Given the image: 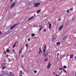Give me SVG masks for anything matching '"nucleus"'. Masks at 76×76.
Listing matches in <instances>:
<instances>
[{
    "mask_svg": "<svg viewBox=\"0 0 76 76\" xmlns=\"http://www.w3.org/2000/svg\"><path fill=\"white\" fill-rule=\"evenodd\" d=\"M40 4H41L39 2L35 3L34 4V7H37L40 5Z\"/></svg>",
    "mask_w": 76,
    "mask_h": 76,
    "instance_id": "f257e3e1",
    "label": "nucleus"
},
{
    "mask_svg": "<svg viewBox=\"0 0 76 76\" xmlns=\"http://www.w3.org/2000/svg\"><path fill=\"white\" fill-rule=\"evenodd\" d=\"M15 2H14L12 4L10 7V8L11 9H13V8L14 7L15 5Z\"/></svg>",
    "mask_w": 76,
    "mask_h": 76,
    "instance_id": "f03ea898",
    "label": "nucleus"
},
{
    "mask_svg": "<svg viewBox=\"0 0 76 76\" xmlns=\"http://www.w3.org/2000/svg\"><path fill=\"white\" fill-rule=\"evenodd\" d=\"M51 64L50 63H49L48 64V65L47 67V69H49L50 68V67H51Z\"/></svg>",
    "mask_w": 76,
    "mask_h": 76,
    "instance_id": "7ed1b4c3",
    "label": "nucleus"
},
{
    "mask_svg": "<svg viewBox=\"0 0 76 76\" xmlns=\"http://www.w3.org/2000/svg\"><path fill=\"white\" fill-rule=\"evenodd\" d=\"M16 25H17V24H14L10 28V29H11V30L13 29V28H15V27Z\"/></svg>",
    "mask_w": 76,
    "mask_h": 76,
    "instance_id": "20e7f679",
    "label": "nucleus"
},
{
    "mask_svg": "<svg viewBox=\"0 0 76 76\" xmlns=\"http://www.w3.org/2000/svg\"><path fill=\"white\" fill-rule=\"evenodd\" d=\"M47 48V45H45L44 46V49H43V51H44V53H45V49H46V48Z\"/></svg>",
    "mask_w": 76,
    "mask_h": 76,
    "instance_id": "39448f33",
    "label": "nucleus"
},
{
    "mask_svg": "<svg viewBox=\"0 0 76 76\" xmlns=\"http://www.w3.org/2000/svg\"><path fill=\"white\" fill-rule=\"evenodd\" d=\"M64 26L63 25H62L61 26H60V27H59V30H60V31H61V29H62V28H63Z\"/></svg>",
    "mask_w": 76,
    "mask_h": 76,
    "instance_id": "423d86ee",
    "label": "nucleus"
},
{
    "mask_svg": "<svg viewBox=\"0 0 76 76\" xmlns=\"http://www.w3.org/2000/svg\"><path fill=\"white\" fill-rule=\"evenodd\" d=\"M22 50H23V48H21L19 52V55H20V53H21V52H22Z\"/></svg>",
    "mask_w": 76,
    "mask_h": 76,
    "instance_id": "0eeeda50",
    "label": "nucleus"
},
{
    "mask_svg": "<svg viewBox=\"0 0 76 76\" xmlns=\"http://www.w3.org/2000/svg\"><path fill=\"white\" fill-rule=\"evenodd\" d=\"M39 52L38 53L39 54H40V53H42V50H41V48H39Z\"/></svg>",
    "mask_w": 76,
    "mask_h": 76,
    "instance_id": "6e6552de",
    "label": "nucleus"
},
{
    "mask_svg": "<svg viewBox=\"0 0 76 76\" xmlns=\"http://www.w3.org/2000/svg\"><path fill=\"white\" fill-rule=\"evenodd\" d=\"M13 73L10 72L9 74V76H13Z\"/></svg>",
    "mask_w": 76,
    "mask_h": 76,
    "instance_id": "1a4fd4ad",
    "label": "nucleus"
},
{
    "mask_svg": "<svg viewBox=\"0 0 76 76\" xmlns=\"http://www.w3.org/2000/svg\"><path fill=\"white\" fill-rule=\"evenodd\" d=\"M43 55L44 56L46 57V56H48V54L47 53H44L43 54Z\"/></svg>",
    "mask_w": 76,
    "mask_h": 76,
    "instance_id": "9d476101",
    "label": "nucleus"
},
{
    "mask_svg": "<svg viewBox=\"0 0 76 76\" xmlns=\"http://www.w3.org/2000/svg\"><path fill=\"white\" fill-rule=\"evenodd\" d=\"M33 18H34V17L32 16L28 20H32Z\"/></svg>",
    "mask_w": 76,
    "mask_h": 76,
    "instance_id": "9b49d317",
    "label": "nucleus"
},
{
    "mask_svg": "<svg viewBox=\"0 0 76 76\" xmlns=\"http://www.w3.org/2000/svg\"><path fill=\"white\" fill-rule=\"evenodd\" d=\"M42 29H43V27H42V26H41L40 29L39 30V32H40V31H41V30H42Z\"/></svg>",
    "mask_w": 76,
    "mask_h": 76,
    "instance_id": "f8f14e48",
    "label": "nucleus"
},
{
    "mask_svg": "<svg viewBox=\"0 0 76 76\" xmlns=\"http://www.w3.org/2000/svg\"><path fill=\"white\" fill-rule=\"evenodd\" d=\"M16 42H15L13 45V48H14L15 47H16Z\"/></svg>",
    "mask_w": 76,
    "mask_h": 76,
    "instance_id": "ddd939ff",
    "label": "nucleus"
},
{
    "mask_svg": "<svg viewBox=\"0 0 76 76\" xmlns=\"http://www.w3.org/2000/svg\"><path fill=\"white\" fill-rule=\"evenodd\" d=\"M73 55H70V59H72V58H73Z\"/></svg>",
    "mask_w": 76,
    "mask_h": 76,
    "instance_id": "4468645a",
    "label": "nucleus"
},
{
    "mask_svg": "<svg viewBox=\"0 0 76 76\" xmlns=\"http://www.w3.org/2000/svg\"><path fill=\"white\" fill-rule=\"evenodd\" d=\"M56 44L57 45H60V44H61L60 43V42H57L56 43Z\"/></svg>",
    "mask_w": 76,
    "mask_h": 76,
    "instance_id": "2eb2a0df",
    "label": "nucleus"
},
{
    "mask_svg": "<svg viewBox=\"0 0 76 76\" xmlns=\"http://www.w3.org/2000/svg\"><path fill=\"white\" fill-rule=\"evenodd\" d=\"M67 37V36H66L65 37H64L63 38V40H64Z\"/></svg>",
    "mask_w": 76,
    "mask_h": 76,
    "instance_id": "dca6fc26",
    "label": "nucleus"
},
{
    "mask_svg": "<svg viewBox=\"0 0 76 76\" xmlns=\"http://www.w3.org/2000/svg\"><path fill=\"white\" fill-rule=\"evenodd\" d=\"M41 10H39L37 11V14H38V13H39V12H41Z\"/></svg>",
    "mask_w": 76,
    "mask_h": 76,
    "instance_id": "f3484780",
    "label": "nucleus"
},
{
    "mask_svg": "<svg viewBox=\"0 0 76 76\" xmlns=\"http://www.w3.org/2000/svg\"><path fill=\"white\" fill-rule=\"evenodd\" d=\"M49 29H50L51 28V24L50 23L49 24Z\"/></svg>",
    "mask_w": 76,
    "mask_h": 76,
    "instance_id": "a211bd4d",
    "label": "nucleus"
},
{
    "mask_svg": "<svg viewBox=\"0 0 76 76\" xmlns=\"http://www.w3.org/2000/svg\"><path fill=\"white\" fill-rule=\"evenodd\" d=\"M6 65V63H3L2 64V66H4Z\"/></svg>",
    "mask_w": 76,
    "mask_h": 76,
    "instance_id": "6ab92c4d",
    "label": "nucleus"
},
{
    "mask_svg": "<svg viewBox=\"0 0 76 76\" xmlns=\"http://www.w3.org/2000/svg\"><path fill=\"white\" fill-rule=\"evenodd\" d=\"M26 46L27 48H28V47H29V45H28L27 44H26Z\"/></svg>",
    "mask_w": 76,
    "mask_h": 76,
    "instance_id": "aec40b11",
    "label": "nucleus"
},
{
    "mask_svg": "<svg viewBox=\"0 0 76 76\" xmlns=\"http://www.w3.org/2000/svg\"><path fill=\"white\" fill-rule=\"evenodd\" d=\"M20 73H21V75H23V72H22V70L20 71Z\"/></svg>",
    "mask_w": 76,
    "mask_h": 76,
    "instance_id": "412c9836",
    "label": "nucleus"
},
{
    "mask_svg": "<svg viewBox=\"0 0 76 76\" xmlns=\"http://www.w3.org/2000/svg\"><path fill=\"white\" fill-rule=\"evenodd\" d=\"M2 68L3 69H6V66H3L2 67Z\"/></svg>",
    "mask_w": 76,
    "mask_h": 76,
    "instance_id": "4be33fe9",
    "label": "nucleus"
},
{
    "mask_svg": "<svg viewBox=\"0 0 76 76\" xmlns=\"http://www.w3.org/2000/svg\"><path fill=\"white\" fill-rule=\"evenodd\" d=\"M34 36H35V34H31V37H34Z\"/></svg>",
    "mask_w": 76,
    "mask_h": 76,
    "instance_id": "5701e85b",
    "label": "nucleus"
},
{
    "mask_svg": "<svg viewBox=\"0 0 76 76\" xmlns=\"http://www.w3.org/2000/svg\"><path fill=\"white\" fill-rule=\"evenodd\" d=\"M64 69H66L67 68V66H64Z\"/></svg>",
    "mask_w": 76,
    "mask_h": 76,
    "instance_id": "b1692460",
    "label": "nucleus"
},
{
    "mask_svg": "<svg viewBox=\"0 0 76 76\" xmlns=\"http://www.w3.org/2000/svg\"><path fill=\"white\" fill-rule=\"evenodd\" d=\"M45 61H48V58H46L45 59Z\"/></svg>",
    "mask_w": 76,
    "mask_h": 76,
    "instance_id": "393cba45",
    "label": "nucleus"
},
{
    "mask_svg": "<svg viewBox=\"0 0 76 76\" xmlns=\"http://www.w3.org/2000/svg\"><path fill=\"white\" fill-rule=\"evenodd\" d=\"M8 59V61L9 62H11L12 61H11V59Z\"/></svg>",
    "mask_w": 76,
    "mask_h": 76,
    "instance_id": "a878e982",
    "label": "nucleus"
},
{
    "mask_svg": "<svg viewBox=\"0 0 76 76\" xmlns=\"http://www.w3.org/2000/svg\"><path fill=\"white\" fill-rule=\"evenodd\" d=\"M63 70V69H62V68H60L59 69V70Z\"/></svg>",
    "mask_w": 76,
    "mask_h": 76,
    "instance_id": "bb28decb",
    "label": "nucleus"
},
{
    "mask_svg": "<svg viewBox=\"0 0 76 76\" xmlns=\"http://www.w3.org/2000/svg\"><path fill=\"white\" fill-rule=\"evenodd\" d=\"M2 75H6V73L4 72V73H2Z\"/></svg>",
    "mask_w": 76,
    "mask_h": 76,
    "instance_id": "cd10ccee",
    "label": "nucleus"
},
{
    "mask_svg": "<svg viewBox=\"0 0 76 76\" xmlns=\"http://www.w3.org/2000/svg\"><path fill=\"white\" fill-rule=\"evenodd\" d=\"M62 72H63V71H61V72H59V74L61 75V73H62Z\"/></svg>",
    "mask_w": 76,
    "mask_h": 76,
    "instance_id": "c85d7f7f",
    "label": "nucleus"
},
{
    "mask_svg": "<svg viewBox=\"0 0 76 76\" xmlns=\"http://www.w3.org/2000/svg\"><path fill=\"white\" fill-rule=\"evenodd\" d=\"M7 52H8V53L10 52V50L9 49H7Z\"/></svg>",
    "mask_w": 76,
    "mask_h": 76,
    "instance_id": "c756f323",
    "label": "nucleus"
},
{
    "mask_svg": "<svg viewBox=\"0 0 76 76\" xmlns=\"http://www.w3.org/2000/svg\"><path fill=\"white\" fill-rule=\"evenodd\" d=\"M12 51H13V52H14V53H15V50L13 49L12 50Z\"/></svg>",
    "mask_w": 76,
    "mask_h": 76,
    "instance_id": "7c9ffc66",
    "label": "nucleus"
},
{
    "mask_svg": "<svg viewBox=\"0 0 76 76\" xmlns=\"http://www.w3.org/2000/svg\"><path fill=\"white\" fill-rule=\"evenodd\" d=\"M62 20V19H60V18H59L58 19V20L59 21H60L61 20Z\"/></svg>",
    "mask_w": 76,
    "mask_h": 76,
    "instance_id": "2f4dec72",
    "label": "nucleus"
},
{
    "mask_svg": "<svg viewBox=\"0 0 76 76\" xmlns=\"http://www.w3.org/2000/svg\"><path fill=\"white\" fill-rule=\"evenodd\" d=\"M34 73H36L37 72V71L36 70H34Z\"/></svg>",
    "mask_w": 76,
    "mask_h": 76,
    "instance_id": "473e14b6",
    "label": "nucleus"
},
{
    "mask_svg": "<svg viewBox=\"0 0 76 76\" xmlns=\"http://www.w3.org/2000/svg\"><path fill=\"white\" fill-rule=\"evenodd\" d=\"M58 55H59V53H57V58H58Z\"/></svg>",
    "mask_w": 76,
    "mask_h": 76,
    "instance_id": "72a5a7b5",
    "label": "nucleus"
},
{
    "mask_svg": "<svg viewBox=\"0 0 76 76\" xmlns=\"http://www.w3.org/2000/svg\"><path fill=\"white\" fill-rule=\"evenodd\" d=\"M4 54H6V51H4L3 52Z\"/></svg>",
    "mask_w": 76,
    "mask_h": 76,
    "instance_id": "f704fd0d",
    "label": "nucleus"
},
{
    "mask_svg": "<svg viewBox=\"0 0 76 76\" xmlns=\"http://www.w3.org/2000/svg\"><path fill=\"white\" fill-rule=\"evenodd\" d=\"M67 13H69V10H67Z\"/></svg>",
    "mask_w": 76,
    "mask_h": 76,
    "instance_id": "c9c22d12",
    "label": "nucleus"
},
{
    "mask_svg": "<svg viewBox=\"0 0 76 76\" xmlns=\"http://www.w3.org/2000/svg\"><path fill=\"white\" fill-rule=\"evenodd\" d=\"M21 57H22V58H23L24 56L23 55H22Z\"/></svg>",
    "mask_w": 76,
    "mask_h": 76,
    "instance_id": "e433bc0d",
    "label": "nucleus"
},
{
    "mask_svg": "<svg viewBox=\"0 0 76 76\" xmlns=\"http://www.w3.org/2000/svg\"><path fill=\"white\" fill-rule=\"evenodd\" d=\"M30 39H31V38H30L28 39V40L29 41H30Z\"/></svg>",
    "mask_w": 76,
    "mask_h": 76,
    "instance_id": "4c0bfd02",
    "label": "nucleus"
},
{
    "mask_svg": "<svg viewBox=\"0 0 76 76\" xmlns=\"http://www.w3.org/2000/svg\"><path fill=\"white\" fill-rule=\"evenodd\" d=\"M1 34H2V33H1V31H0V35Z\"/></svg>",
    "mask_w": 76,
    "mask_h": 76,
    "instance_id": "58836bf2",
    "label": "nucleus"
},
{
    "mask_svg": "<svg viewBox=\"0 0 76 76\" xmlns=\"http://www.w3.org/2000/svg\"><path fill=\"white\" fill-rule=\"evenodd\" d=\"M63 72H64L65 73H66V71H65L64 70H63Z\"/></svg>",
    "mask_w": 76,
    "mask_h": 76,
    "instance_id": "ea45409f",
    "label": "nucleus"
},
{
    "mask_svg": "<svg viewBox=\"0 0 76 76\" xmlns=\"http://www.w3.org/2000/svg\"><path fill=\"white\" fill-rule=\"evenodd\" d=\"M9 56L8 55H7V56L6 57H8Z\"/></svg>",
    "mask_w": 76,
    "mask_h": 76,
    "instance_id": "a19ab883",
    "label": "nucleus"
},
{
    "mask_svg": "<svg viewBox=\"0 0 76 76\" xmlns=\"http://www.w3.org/2000/svg\"><path fill=\"white\" fill-rule=\"evenodd\" d=\"M72 9H73V8H71V9L70 10V11L72 10Z\"/></svg>",
    "mask_w": 76,
    "mask_h": 76,
    "instance_id": "79ce46f5",
    "label": "nucleus"
},
{
    "mask_svg": "<svg viewBox=\"0 0 76 76\" xmlns=\"http://www.w3.org/2000/svg\"><path fill=\"white\" fill-rule=\"evenodd\" d=\"M75 59H76V56L75 57Z\"/></svg>",
    "mask_w": 76,
    "mask_h": 76,
    "instance_id": "37998d69",
    "label": "nucleus"
},
{
    "mask_svg": "<svg viewBox=\"0 0 76 76\" xmlns=\"http://www.w3.org/2000/svg\"><path fill=\"white\" fill-rule=\"evenodd\" d=\"M44 31H46V29H44Z\"/></svg>",
    "mask_w": 76,
    "mask_h": 76,
    "instance_id": "c03bdc74",
    "label": "nucleus"
},
{
    "mask_svg": "<svg viewBox=\"0 0 76 76\" xmlns=\"http://www.w3.org/2000/svg\"><path fill=\"white\" fill-rule=\"evenodd\" d=\"M7 34V32H6L5 33V34Z\"/></svg>",
    "mask_w": 76,
    "mask_h": 76,
    "instance_id": "a18cd8bd",
    "label": "nucleus"
},
{
    "mask_svg": "<svg viewBox=\"0 0 76 76\" xmlns=\"http://www.w3.org/2000/svg\"><path fill=\"white\" fill-rule=\"evenodd\" d=\"M74 20V18H72V20Z\"/></svg>",
    "mask_w": 76,
    "mask_h": 76,
    "instance_id": "49530a36",
    "label": "nucleus"
},
{
    "mask_svg": "<svg viewBox=\"0 0 76 76\" xmlns=\"http://www.w3.org/2000/svg\"><path fill=\"white\" fill-rule=\"evenodd\" d=\"M2 76V75L1 74L0 75V76Z\"/></svg>",
    "mask_w": 76,
    "mask_h": 76,
    "instance_id": "de8ad7c7",
    "label": "nucleus"
},
{
    "mask_svg": "<svg viewBox=\"0 0 76 76\" xmlns=\"http://www.w3.org/2000/svg\"><path fill=\"white\" fill-rule=\"evenodd\" d=\"M39 27H41V26H40V25H39Z\"/></svg>",
    "mask_w": 76,
    "mask_h": 76,
    "instance_id": "09e8293b",
    "label": "nucleus"
},
{
    "mask_svg": "<svg viewBox=\"0 0 76 76\" xmlns=\"http://www.w3.org/2000/svg\"><path fill=\"white\" fill-rule=\"evenodd\" d=\"M56 76H60L59 75H56Z\"/></svg>",
    "mask_w": 76,
    "mask_h": 76,
    "instance_id": "8fccbe9b",
    "label": "nucleus"
},
{
    "mask_svg": "<svg viewBox=\"0 0 76 76\" xmlns=\"http://www.w3.org/2000/svg\"><path fill=\"white\" fill-rule=\"evenodd\" d=\"M17 43H18V41H17Z\"/></svg>",
    "mask_w": 76,
    "mask_h": 76,
    "instance_id": "3c124183",
    "label": "nucleus"
},
{
    "mask_svg": "<svg viewBox=\"0 0 76 76\" xmlns=\"http://www.w3.org/2000/svg\"><path fill=\"white\" fill-rule=\"evenodd\" d=\"M10 1H12V0H10Z\"/></svg>",
    "mask_w": 76,
    "mask_h": 76,
    "instance_id": "603ef678",
    "label": "nucleus"
},
{
    "mask_svg": "<svg viewBox=\"0 0 76 76\" xmlns=\"http://www.w3.org/2000/svg\"><path fill=\"white\" fill-rule=\"evenodd\" d=\"M75 76H76V74H75Z\"/></svg>",
    "mask_w": 76,
    "mask_h": 76,
    "instance_id": "864d4df0",
    "label": "nucleus"
},
{
    "mask_svg": "<svg viewBox=\"0 0 76 76\" xmlns=\"http://www.w3.org/2000/svg\"><path fill=\"white\" fill-rule=\"evenodd\" d=\"M49 57H50V56H49Z\"/></svg>",
    "mask_w": 76,
    "mask_h": 76,
    "instance_id": "5fc2aeb1",
    "label": "nucleus"
},
{
    "mask_svg": "<svg viewBox=\"0 0 76 76\" xmlns=\"http://www.w3.org/2000/svg\"><path fill=\"white\" fill-rule=\"evenodd\" d=\"M4 61H5V60H4Z\"/></svg>",
    "mask_w": 76,
    "mask_h": 76,
    "instance_id": "6e6d98bb",
    "label": "nucleus"
},
{
    "mask_svg": "<svg viewBox=\"0 0 76 76\" xmlns=\"http://www.w3.org/2000/svg\"><path fill=\"white\" fill-rule=\"evenodd\" d=\"M50 0V1H51V0Z\"/></svg>",
    "mask_w": 76,
    "mask_h": 76,
    "instance_id": "4d7b16f0",
    "label": "nucleus"
}]
</instances>
